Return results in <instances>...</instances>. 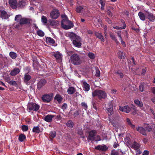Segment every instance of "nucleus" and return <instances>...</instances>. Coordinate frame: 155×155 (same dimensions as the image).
Wrapping results in <instances>:
<instances>
[{
    "instance_id": "nucleus-1",
    "label": "nucleus",
    "mask_w": 155,
    "mask_h": 155,
    "mask_svg": "<svg viewBox=\"0 0 155 155\" xmlns=\"http://www.w3.org/2000/svg\"><path fill=\"white\" fill-rule=\"evenodd\" d=\"M68 34V36L72 39L73 43L75 46L77 47H81V40L79 36L72 32L69 33Z\"/></svg>"
},
{
    "instance_id": "nucleus-2",
    "label": "nucleus",
    "mask_w": 155,
    "mask_h": 155,
    "mask_svg": "<svg viewBox=\"0 0 155 155\" xmlns=\"http://www.w3.org/2000/svg\"><path fill=\"white\" fill-rule=\"evenodd\" d=\"M63 18L61 22V25L64 29H70L73 26V25L71 21L68 20L66 16L63 15L61 16Z\"/></svg>"
},
{
    "instance_id": "nucleus-3",
    "label": "nucleus",
    "mask_w": 155,
    "mask_h": 155,
    "mask_svg": "<svg viewBox=\"0 0 155 155\" xmlns=\"http://www.w3.org/2000/svg\"><path fill=\"white\" fill-rule=\"evenodd\" d=\"M71 62L75 65L80 64L82 62L78 55L76 54H74L71 56Z\"/></svg>"
},
{
    "instance_id": "nucleus-4",
    "label": "nucleus",
    "mask_w": 155,
    "mask_h": 155,
    "mask_svg": "<svg viewBox=\"0 0 155 155\" xmlns=\"http://www.w3.org/2000/svg\"><path fill=\"white\" fill-rule=\"evenodd\" d=\"M92 96H97L99 98H104L107 96L105 92L101 90H95L92 93Z\"/></svg>"
},
{
    "instance_id": "nucleus-5",
    "label": "nucleus",
    "mask_w": 155,
    "mask_h": 155,
    "mask_svg": "<svg viewBox=\"0 0 155 155\" xmlns=\"http://www.w3.org/2000/svg\"><path fill=\"white\" fill-rule=\"evenodd\" d=\"M96 132L95 130H92L89 133V136L88 139L91 140L98 141L100 140L99 136H96Z\"/></svg>"
},
{
    "instance_id": "nucleus-6",
    "label": "nucleus",
    "mask_w": 155,
    "mask_h": 155,
    "mask_svg": "<svg viewBox=\"0 0 155 155\" xmlns=\"http://www.w3.org/2000/svg\"><path fill=\"white\" fill-rule=\"evenodd\" d=\"M113 101H111L109 102V103L106 105L107 113L109 116L111 115L113 113Z\"/></svg>"
},
{
    "instance_id": "nucleus-7",
    "label": "nucleus",
    "mask_w": 155,
    "mask_h": 155,
    "mask_svg": "<svg viewBox=\"0 0 155 155\" xmlns=\"http://www.w3.org/2000/svg\"><path fill=\"white\" fill-rule=\"evenodd\" d=\"M27 107L30 110L37 111L39 109V106L36 104L30 103L28 104Z\"/></svg>"
},
{
    "instance_id": "nucleus-8",
    "label": "nucleus",
    "mask_w": 155,
    "mask_h": 155,
    "mask_svg": "<svg viewBox=\"0 0 155 155\" xmlns=\"http://www.w3.org/2000/svg\"><path fill=\"white\" fill-rule=\"evenodd\" d=\"M50 15L51 18L56 19L59 16V12L57 9H54L51 12Z\"/></svg>"
},
{
    "instance_id": "nucleus-9",
    "label": "nucleus",
    "mask_w": 155,
    "mask_h": 155,
    "mask_svg": "<svg viewBox=\"0 0 155 155\" xmlns=\"http://www.w3.org/2000/svg\"><path fill=\"white\" fill-rule=\"evenodd\" d=\"M131 107H129L128 105L124 106V107H119V110L121 111L124 112L126 113H128L131 110Z\"/></svg>"
},
{
    "instance_id": "nucleus-10",
    "label": "nucleus",
    "mask_w": 155,
    "mask_h": 155,
    "mask_svg": "<svg viewBox=\"0 0 155 155\" xmlns=\"http://www.w3.org/2000/svg\"><path fill=\"white\" fill-rule=\"evenodd\" d=\"M52 94H46L44 95L42 97V99L45 102H48L50 101L52 98Z\"/></svg>"
},
{
    "instance_id": "nucleus-11",
    "label": "nucleus",
    "mask_w": 155,
    "mask_h": 155,
    "mask_svg": "<svg viewBox=\"0 0 155 155\" xmlns=\"http://www.w3.org/2000/svg\"><path fill=\"white\" fill-rule=\"evenodd\" d=\"M10 6L13 9H16L18 5L17 0H9Z\"/></svg>"
},
{
    "instance_id": "nucleus-12",
    "label": "nucleus",
    "mask_w": 155,
    "mask_h": 155,
    "mask_svg": "<svg viewBox=\"0 0 155 155\" xmlns=\"http://www.w3.org/2000/svg\"><path fill=\"white\" fill-rule=\"evenodd\" d=\"M146 15L150 21L153 22L155 21V15L152 13L147 12Z\"/></svg>"
},
{
    "instance_id": "nucleus-13",
    "label": "nucleus",
    "mask_w": 155,
    "mask_h": 155,
    "mask_svg": "<svg viewBox=\"0 0 155 155\" xmlns=\"http://www.w3.org/2000/svg\"><path fill=\"white\" fill-rule=\"evenodd\" d=\"M0 16H1L2 19H5L8 18L9 17L7 13L6 12L2 10H0Z\"/></svg>"
},
{
    "instance_id": "nucleus-14",
    "label": "nucleus",
    "mask_w": 155,
    "mask_h": 155,
    "mask_svg": "<svg viewBox=\"0 0 155 155\" xmlns=\"http://www.w3.org/2000/svg\"><path fill=\"white\" fill-rule=\"evenodd\" d=\"M31 21V20L30 19L22 18L20 21V24H29L30 23Z\"/></svg>"
},
{
    "instance_id": "nucleus-15",
    "label": "nucleus",
    "mask_w": 155,
    "mask_h": 155,
    "mask_svg": "<svg viewBox=\"0 0 155 155\" xmlns=\"http://www.w3.org/2000/svg\"><path fill=\"white\" fill-rule=\"evenodd\" d=\"M107 148L105 145H99L95 147V149L102 151H106Z\"/></svg>"
},
{
    "instance_id": "nucleus-16",
    "label": "nucleus",
    "mask_w": 155,
    "mask_h": 155,
    "mask_svg": "<svg viewBox=\"0 0 155 155\" xmlns=\"http://www.w3.org/2000/svg\"><path fill=\"white\" fill-rule=\"evenodd\" d=\"M54 116L53 115L48 114L45 117L44 120L47 122H50Z\"/></svg>"
},
{
    "instance_id": "nucleus-17",
    "label": "nucleus",
    "mask_w": 155,
    "mask_h": 155,
    "mask_svg": "<svg viewBox=\"0 0 155 155\" xmlns=\"http://www.w3.org/2000/svg\"><path fill=\"white\" fill-rule=\"evenodd\" d=\"M46 81L45 80L42 79L40 80L38 84V87L39 88H41L46 84Z\"/></svg>"
},
{
    "instance_id": "nucleus-18",
    "label": "nucleus",
    "mask_w": 155,
    "mask_h": 155,
    "mask_svg": "<svg viewBox=\"0 0 155 155\" xmlns=\"http://www.w3.org/2000/svg\"><path fill=\"white\" fill-rule=\"evenodd\" d=\"M27 2L25 0H20L18 5L20 7L22 8L25 6Z\"/></svg>"
},
{
    "instance_id": "nucleus-19",
    "label": "nucleus",
    "mask_w": 155,
    "mask_h": 155,
    "mask_svg": "<svg viewBox=\"0 0 155 155\" xmlns=\"http://www.w3.org/2000/svg\"><path fill=\"white\" fill-rule=\"evenodd\" d=\"M84 90L86 91H88L90 89V85L86 82H84L83 83Z\"/></svg>"
},
{
    "instance_id": "nucleus-20",
    "label": "nucleus",
    "mask_w": 155,
    "mask_h": 155,
    "mask_svg": "<svg viewBox=\"0 0 155 155\" xmlns=\"http://www.w3.org/2000/svg\"><path fill=\"white\" fill-rule=\"evenodd\" d=\"M140 147V145L136 142H134L131 146V147L135 150H137Z\"/></svg>"
},
{
    "instance_id": "nucleus-21",
    "label": "nucleus",
    "mask_w": 155,
    "mask_h": 155,
    "mask_svg": "<svg viewBox=\"0 0 155 155\" xmlns=\"http://www.w3.org/2000/svg\"><path fill=\"white\" fill-rule=\"evenodd\" d=\"M54 56L56 58L61 61L62 57V54L59 52H57L54 54Z\"/></svg>"
},
{
    "instance_id": "nucleus-22",
    "label": "nucleus",
    "mask_w": 155,
    "mask_h": 155,
    "mask_svg": "<svg viewBox=\"0 0 155 155\" xmlns=\"http://www.w3.org/2000/svg\"><path fill=\"white\" fill-rule=\"evenodd\" d=\"M137 130L143 135H146V130L142 127H138L137 129Z\"/></svg>"
},
{
    "instance_id": "nucleus-23",
    "label": "nucleus",
    "mask_w": 155,
    "mask_h": 155,
    "mask_svg": "<svg viewBox=\"0 0 155 155\" xmlns=\"http://www.w3.org/2000/svg\"><path fill=\"white\" fill-rule=\"evenodd\" d=\"M95 35L96 37L100 39L101 41L103 42H104V38L103 36L102 35V34L101 33H99L97 32H96L95 33Z\"/></svg>"
},
{
    "instance_id": "nucleus-24",
    "label": "nucleus",
    "mask_w": 155,
    "mask_h": 155,
    "mask_svg": "<svg viewBox=\"0 0 155 155\" xmlns=\"http://www.w3.org/2000/svg\"><path fill=\"white\" fill-rule=\"evenodd\" d=\"M134 102L135 104L138 107H142L143 106V103L140 101L139 100L136 99L134 101Z\"/></svg>"
},
{
    "instance_id": "nucleus-25",
    "label": "nucleus",
    "mask_w": 155,
    "mask_h": 155,
    "mask_svg": "<svg viewBox=\"0 0 155 155\" xmlns=\"http://www.w3.org/2000/svg\"><path fill=\"white\" fill-rule=\"evenodd\" d=\"M20 71V70L19 69L15 68L11 71L10 74L12 76H14L17 74Z\"/></svg>"
},
{
    "instance_id": "nucleus-26",
    "label": "nucleus",
    "mask_w": 155,
    "mask_h": 155,
    "mask_svg": "<svg viewBox=\"0 0 155 155\" xmlns=\"http://www.w3.org/2000/svg\"><path fill=\"white\" fill-rule=\"evenodd\" d=\"M131 108L132 109V114L133 115H135L137 114V108L133 104L131 105Z\"/></svg>"
},
{
    "instance_id": "nucleus-27",
    "label": "nucleus",
    "mask_w": 155,
    "mask_h": 155,
    "mask_svg": "<svg viewBox=\"0 0 155 155\" xmlns=\"http://www.w3.org/2000/svg\"><path fill=\"white\" fill-rule=\"evenodd\" d=\"M75 91V89L74 87H71L68 88L67 92L69 94H73Z\"/></svg>"
},
{
    "instance_id": "nucleus-28",
    "label": "nucleus",
    "mask_w": 155,
    "mask_h": 155,
    "mask_svg": "<svg viewBox=\"0 0 155 155\" xmlns=\"http://www.w3.org/2000/svg\"><path fill=\"white\" fill-rule=\"evenodd\" d=\"M138 15L141 20L142 21H144L145 20L146 17L144 14L143 13L141 12H140L138 13Z\"/></svg>"
},
{
    "instance_id": "nucleus-29",
    "label": "nucleus",
    "mask_w": 155,
    "mask_h": 155,
    "mask_svg": "<svg viewBox=\"0 0 155 155\" xmlns=\"http://www.w3.org/2000/svg\"><path fill=\"white\" fill-rule=\"evenodd\" d=\"M46 41L47 42L51 44H54L55 43L54 40L50 37H47L46 38Z\"/></svg>"
},
{
    "instance_id": "nucleus-30",
    "label": "nucleus",
    "mask_w": 155,
    "mask_h": 155,
    "mask_svg": "<svg viewBox=\"0 0 155 155\" xmlns=\"http://www.w3.org/2000/svg\"><path fill=\"white\" fill-rule=\"evenodd\" d=\"M9 55L10 57L13 59H15L17 56L16 54L12 51L10 53Z\"/></svg>"
},
{
    "instance_id": "nucleus-31",
    "label": "nucleus",
    "mask_w": 155,
    "mask_h": 155,
    "mask_svg": "<svg viewBox=\"0 0 155 155\" xmlns=\"http://www.w3.org/2000/svg\"><path fill=\"white\" fill-rule=\"evenodd\" d=\"M25 138L26 137L23 134H20L19 136V140L21 142H22L23 141Z\"/></svg>"
},
{
    "instance_id": "nucleus-32",
    "label": "nucleus",
    "mask_w": 155,
    "mask_h": 155,
    "mask_svg": "<svg viewBox=\"0 0 155 155\" xmlns=\"http://www.w3.org/2000/svg\"><path fill=\"white\" fill-rule=\"evenodd\" d=\"M55 99L59 103L61 102L63 99L61 96L59 95H57L55 97Z\"/></svg>"
},
{
    "instance_id": "nucleus-33",
    "label": "nucleus",
    "mask_w": 155,
    "mask_h": 155,
    "mask_svg": "<svg viewBox=\"0 0 155 155\" xmlns=\"http://www.w3.org/2000/svg\"><path fill=\"white\" fill-rule=\"evenodd\" d=\"M126 121L127 123V124L130 125L132 128L134 129L135 127V126L133 124L130 120L128 118H127L126 119Z\"/></svg>"
},
{
    "instance_id": "nucleus-34",
    "label": "nucleus",
    "mask_w": 155,
    "mask_h": 155,
    "mask_svg": "<svg viewBox=\"0 0 155 155\" xmlns=\"http://www.w3.org/2000/svg\"><path fill=\"white\" fill-rule=\"evenodd\" d=\"M110 37L111 38L114 40L116 42V43H118V42L117 41L116 37L114 35H113L112 33L111 32L110 33Z\"/></svg>"
},
{
    "instance_id": "nucleus-35",
    "label": "nucleus",
    "mask_w": 155,
    "mask_h": 155,
    "mask_svg": "<svg viewBox=\"0 0 155 155\" xmlns=\"http://www.w3.org/2000/svg\"><path fill=\"white\" fill-rule=\"evenodd\" d=\"M99 3L101 5V10H103L104 9V6L105 5V3L102 0H99Z\"/></svg>"
},
{
    "instance_id": "nucleus-36",
    "label": "nucleus",
    "mask_w": 155,
    "mask_h": 155,
    "mask_svg": "<svg viewBox=\"0 0 155 155\" xmlns=\"http://www.w3.org/2000/svg\"><path fill=\"white\" fill-rule=\"evenodd\" d=\"M66 125L68 127H72L73 126V124L72 121L69 120L66 123Z\"/></svg>"
},
{
    "instance_id": "nucleus-37",
    "label": "nucleus",
    "mask_w": 155,
    "mask_h": 155,
    "mask_svg": "<svg viewBox=\"0 0 155 155\" xmlns=\"http://www.w3.org/2000/svg\"><path fill=\"white\" fill-rule=\"evenodd\" d=\"M22 17L20 15H17L15 18V20L17 21H20Z\"/></svg>"
},
{
    "instance_id": "nucleus-38",
    "label": "nucleus",
    "mask_w": 155,
    "mask_h": 155,
    "mask_svg": "<svg viewBox=\"0 0 155 155\" xmlns=\"http://www.w3.org/2000/svg\"><path fill=\"white\" fill-rule=\"evenodd\" d=\"M88 56L89 58L92 59H94L95 58V54L92 52H89L88 53Z\"/></svg>"
},
{
    "instance_id": "nucleus-39",
    "label": "nucleus",
    "mask_w": 155,
    "mask_h": 155,
    "mask_svg": "<svg viewBox=\"0 0 155 155\" xmlns=\"http://www.w3.org/2000/svg\"><path fill=\"white\" fill-rule=\"evenodd\" d=\"M84 8L81 6H78L76 9V11L78 13H80L83 11Z\"/></svg>"
},
{
    "instance_id": "nucleus-40",
    "label": "nucleus",
    "mask_w": 155,
    "mask_h": 155,
    "mask_svg": "<svg viewBox=\"0 0 155 155\" xmlns=\"http://www.w3.org/2000/svg\"><path fill=\"white\" fill-rule=\"evenodd\" d=\"M33 131L36 133H39L40 132V130L38 127H35L33 128Z\"/></svg>"
},
{
    "instance_id": "nucleus-41",
    "label": "nucleus",
    "mask_w": 155,
    "mask_h": 155,
    "mask_svg": "<svg viewBox=\"0 0 155 155\" xmlns=\"http://www.w3.org/2000/svg\"><path fill=\"white\" fill-rule=\"evenodd\" d=\"M31 78V76L27 74H25V82H27Z\"/></svg>"
},
{
    "instance_id": "nucleus-42",
    "label": "nucleus",
    "mask_w": 155,
    "mask_h": 155,
    "mask_svg": "<svg viewBox=\"0 0 155 155\" xmlns=\"http://www.w3.org/2000/svg\"><path fill=\"white\" fill-rule=\"evenodd\" d=\"M126 27V25L125 24H124L123 26L122 27H119L118 26L114 27L113 28L114 29H124Z\"/></svg>"
},
{
    "instance_id": "nucleus-43",
    "label": "nucleus",
    "mask_w": 155,
    "mask_h": 155,
    "mask_svg": "<svg viewBox=\"0 0 155 155\" xmlns=\"http://www.w3.org/2000/svg\"><path fill=\"white\" fill-rule=\"evenodd\" d=\"M42 22L45 24H46L47 22V19L46 17L44 16H42L41 18Z\"/></svg>"
},
{
    "instance_id": "nucleus-44",
    "label": "nucleus",
    "mask_w": 155,
    "mask_h": 155,
    "mask_svg": "<svg viewBox=\"0 0 155 155\" xmlns=\"http://www.w3.org/2000/svg\"><path fill=\"white\" fill-rule=\"evenodd\" d=\"M37 33L38 35L41 37L43 36L44 35V32L40 30L37 31Z\"/></svg>"
},
{
    "instance_id": "nucleus-45",
    "label": "nucleus",
    "mask_w": 155,
    "mask_h": 155,
    "mask_svg": "<svg viewBox=\"0 0 155 155\" xmlns=\"http://www.w3.org/2000/svg\"><path fill=\"white\" fill-rule=\"evenodd\" d=\"M56 132L55 131H51L49 134L50 137L52 138H54L56 136Z\"/></svg>"
},
{
    "instance_id": "nucleus-46",
    "label": "nucleus",
    "mask_w": 155,
    "mask_h": 155,
    "mask_svg": "<svg viewBox=\"0 0 155 155\" xmlns=\"http://www.w3.org/2000/svg\"><path fill=\"white\" fill-rule=\"evenodd\" d=\"M146 130L148 131H150L151 130V128L148 124H147L145 126Z\"/></svg>"
},
{
    "instance_id": "nucleus-47",
    "label": "nucleus",
    "mask_w": 155,
    "mask_h": 155,
    "mask_svg": "<svg viewBox=\"0 0 155 155\" xmlns=\"http://www.w3.org/2000/svg\"><path fill=\"white\" fill-rule=\"evenodd\" d=\"M144 87V84L143 83L141 84L139 86V88L140 91L142 92L143 91V87Z\"/></svg>"
},
{
    "instance_id": "nucleus-48",
    "label": "nucleus",
    "mask_w": 155,
    "mask_h": 155,
    "mask_svg": "<svg viewBox=\"0 0 155 155\" xmlns=\"http://www.w3.org/2000/svg\"><path fill=\"white\" fill-rule=\"evenodd\" d=\"M116 74H117L118 75L120 76V77L122 78L123 76V74H122L120 71H118L116 73Z\"/></svg>"
},
{
    "instance_id": "nucleus-49",
    "label": "nucleus",
    "mask_w": 155,
    "mask_h": 155,
    "mask_svg": "<svg viewBox=\"0 0 155 155\" xmlns=\"http://www.w3.org/2000/svg\"><path fill=\"white\" fill-rule=\"evenodd\" d=\"M8 83L11 85L16 86L17 85L15 81H11L8 82Z\"/></svg>"
},
{
    "instance_id": "nucleus-50",
    "label": "nucleus",
    "mask_w": 155,
    "mask_h": 155,
    "mask_svg": "<svg viewBox=\"0 0 155 155\" xmlns=\"http://www.w3.org/2000/svg\"><path fill=\"white\" fill-rule=\"evenodd\" d=\"M119 55L120 58H123L124 57V54L122 52L120 51L119 52Z\"/></svg>"
},
{
    "instance_id": "nucleus-51",
    "label": "nucleus",
    "mask_w": 155,
    "mask_h": 155,
    "mask_svg": "<svg viewBox=\"0 0 155 155\" xmlns=\"http://www.w3.org/2000/svg\"><path fill=\"white\" fill-rule=\"evenodd\" d=\"M22 129L24 131H26L28 130V127L25 125L23 126L22 127Z\"/></svg>"
},
{
    "instance_id": "nucleus-52",
    "label": "nucleus",
    "mask_w": 155,
    "mask_h": 155,
    "mask_svg": "<svg viewBox=\"0 0 155 155\" xmlns=\"http://www.w3.org/2000/svg\"><path fill=\"white\" fill-rule=\"evenodd\" d=\"M67 108V105L66 103H64L61 107V108L63 110H66Z\"/></svg>"
},
{
    "instance_id": "nucleus-53",
    "label": "nucleus",
    "mask_w": 155,
    "mask_h": 155,
    "mask_svg": "<svg viewBox=\"0 0 155 155\" xmlns=\"http://www.w3.org/2000/svg\"><path fill=\"white\" fill-rule=\"evenodd\" d=\"M82 106L84 108V109L86 110L87 108V104L84 102H82L81 104Z\"/></svg>"
},
{
    "instance_id": "nucleus-54",
    "label": "nucleus",
    "mask_w": 155,
    "mask_h": 155,
    "mask_svg": "<svg viewBox=\"0 0 155 155\" xmlns=\"http://www.w3.org/2000/svg\"><path fill=\"white\" fill-rule=\"evenodd\" d=\"M121 32L120 31H118L117 32V35H118V37H119L120 40H121V39L122 38L121 36Z\"/></svg>"
},
{
    "instance_id": "nucleus-55",
    "label": "nucleus",
    "mask_w": 155,
    "mask_h": 155,
    "mask_svg": "<svg viewBox=\"0 0 155 155\" xmlns=\"http://www.w3.org/2000/svg\"><path fill=\"white\" fill-rule=\"evenodd\" d=\"M100 75V72L99 70H97L96 71V74L95 75L97 77H99Z\"/></svg>"
},
{
    "instance_id": "nucleus-56",
    "label": "nucleus",
    "mask_w": 155,
    "mask_h": 155,
    "mask_svg": "<svg viewBox=\"0 0 155 155\" xmlns=\"http://www.w3.org/2000/svg\"><path fill=\"white\" fill-rule=\"evenodd\" d=\"M78 133L80 135H81L83 134L82 130L81 129H80L78 130Z\"/></svg>"
},
{
    "instance_id": "nucleus-57",
    "label": "nucleus",
    "mask_w": 155,
    "mask_h": 155,
    "mask_svg": "<svg viewBox=\"0 0 155 155\" xmlns=\"http://www.w3.org/2000/svg\"><path fill=\"white\" fill-rule=\"evenodd\" d=\"M149 152L147 150H145L143 153V155H149Z\"/></svg>"
},
{
    "instance_id": "nucleus-58",
    "label": "nucleus",
    "mask_w": 155,
    "mask_h": 155,
    "mask_svg": "<svg viewBox=\"0 0 155 155\" xmlns=\"http://www.w3.org/2000/svg\"><path fill=\"white\" fill-rule=\"evenodd\" d=\"M116 92H117V90H116L112 89L111 90V91L110 92L111 94H115Z\"/></svg>"
},
{
    "instance_id": "nucleus-59",
    "label": "nucleus",
    "mask_w": 155,
    "mask_h": 155,
    "mask_svg": "<svg viewBox=\"0 0 155 155\" xmlns=\"http://www.w3.org/2000/svg\"><path fill=\"white\" fill-rule=\"evenodd\" d=\"M120 40L121 41V44L123 45V46L124 47H125V46H126L125 43V42L124 41H123L122 40V38L121 39V40Z\"/></svg>"
},
{
    "instance_id": "nucleus-60",
    "label": "nucleus",
    "mask_w": 155,
    "mask_h": 155,
    "mask_svg": "<svg viewBox=\"0 0 155 155\" xmlns=\"http://www.w3.org/2000/svg\"><path fill=\"white\" fill-rule=\"evenodd\" d=\"M151 90L152 93L155 95V87H152Z\"/></svg>"
},
{
    "instance_id": "nucleus-61",
    "label": "nucleus",
    "mask_w": 155,
    "mask_h": 155,
    "mask_svg": "<svg viewBox=\"0 0 155 155\" xmlns=\"http://www.w3.org/2000/svg\"><path fill=\"white\" fill-rule=\"evenodd\" d=\"M107 31H104V34L105 36V38L107 40Z\"/></svg>"
},
{
    "instance_id": "nucleus-62",
    "label": "nucleus",
    "mask_w": 155,
    "mask_h": 155,
    "mask_svg": "<svg viewBox=\"0 0 155 155\" xmlns=\"http://www.w3.org/2000/svg\"><path fill=\"white\" fill-rule=\"evenodd\" d=\"M107 13L108 15H109L110 16H111L112 15V13L110 11L108 10L107 11Z\"/></svg>"
},
{
    "instance_id": "nucleus-63",
    "label": "nucleus",
    "mask_w": 155,
    "mask_h": 155,
    "mask_svg": "<svg viewBox=\"0 0 155 155\" xmlns=\"http://www.w3.org/2000/svg\"><path fill=\"white\" fill-rule=\"evenodd\" d=\"M111 154L112 155H118L117 153L116 152H112Z\"/></svg>"
},
{
    "instance_id": "nucleus-64",
    "label": "nucleus",
    "mask_w": 155,
    "mask_h": 155,
    "mask_svg": "<svg viewBox=\"0 0 155 155\" xmlns=\"http://www.w3.org/2000/svg\"><path fill=\"white\" fill-rule=\"evenodd\" d=\"M151 101L154 104H155V97L151 99Z\"/></svg>"
}]
</instances>
